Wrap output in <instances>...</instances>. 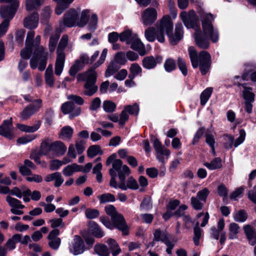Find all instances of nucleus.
<instances>
[{
	"mask_svg": "<svg viewBox=\"0 0 256 256\" xmlns=\"http://www.w3.org/2000/svg\"><path fill=\"white\" fill-rule=\"evenodd\" d=\"M128 44L130 46V48L136 51H137L140 56H144L146 54V48L144 44L140 41L136 34L134 38Z\"/></svg>",
	"mask_w": 256,
	"mask_h": 256,
	"instance_id": "nucleus-20",
	"label": "nucleus"
},
{
	"mask_svg": "<svg viewBox=\"0 0 256 256\" xmlns=\"http://www.w3.org/2000/svg\"><path fill=\"white\" fill-rule=\"evenodd\" d=\"M189 57L192 66L194 68L199 66L202 75H205L210 70L211 66V56L206 51H200L198 54L196 49L194 46L188 48Z\"/></svg>",
	"mask_w": 256,
	"mask_h": 256,
	"instance_id": "nucleus-5",
	"label": "nucleus"
},
{
	"mask_svg": "<svg viewBox=\"0 0 256 256\" xmlns=\"http://www.w3.org/2000/svg\"><path fill=\"white\" fill-rule=\"evenodd\" d=\"M99 211L96 209L88 208L86 210L85 215L88 219H94L98 216Z\"/></svg>",
	"mask_w": 256,
	"mask_h": 256,
	"instance_id": "nucleus-55",
	"label": "nucleus"
},
{
	"mask_svg": "<svg viewBox=\"0 0 256 256\" xmlns=\"http://www.w3.org/2000/svg\"><path fill=\"white\" fill-rule=\"evenodd\" d=\"M80 171H82L80 166L76 164H72L66 166L62 170V174L66 176H70L75 172Z\"/></svg>",
	"mask_w": 256,
	"mask_h": 256,
	"instance_id": "nucleus-27",
	"label": "nucleus"
},
{
	"mask_svg": "<svg viewBox=\"0 0 256 256\" xmlns=\"http://www.w3.org/2000/svg\"><path fill=\"white\" fill-rule=\"evenodd\" d=\"M0 135L10 140L14 138L12 118L10 120H4L2 124L0 126Z\"/></svg>",
	"mask_w": 256,
	"mask_h": 256,
	"instance_id": "nucleus-13",
	"label": "nucleus"
},
{
	"mask_svg": "<svg viewBox=\"0 0 256 256\" xmlns=\"http://www.w3.org/2000/svg\"><path fill=\"white\" fill-rule=\"evenodd\" d=\"M89 228L92 234L96 238H100L104 236V232L96 222H90Z\"/></svg>",
	"mask_w": 256,
	"mask_h": 256,
	"instance_id": "nucleus-30",
	"label": "nucleus"
},
{
	"mask_svg": "<svg viewBox=\"0 0 256 256\" xmlns=\"http://www.w3.org/2000/svg\"><path fill=\"white\" fill-rule=\"evenodd\" d=\"M202 230L198 226V223L197 222L196 226L194 228V237L193 238L194 244L198 246L200 244V239L201 237Z\"/></svg>",
	"mask_w": 256,
	"mask_h": 256,
	"instance_id": "nucleus-56",
	"label": "nucleus"
},
{
	"mask_svg": "<svg viewBox=\"0 0 256 256\" xmlns=\"http://www.w3.org/2000/svg\"><path fill=\"white\" fill-rule=\"evenodd\" d=\"M8 2L10 3V6L3 5L0 8V16L4 20L10 21L12 20L15 15L18 8L19 6L18 0H12Z\"/></svg>",
	"mask_w": 256,
	"mask_h": 256,
	"instance_id": "nucleus-6",
	"label": "nucleus"
},
{
	"mask_svg": "<svg viewBox=\"0 0 256 256\" xmlns=\"http://www.w3.org/2000/svg\"><path fill=\"white\" fill-rule=\"evenodd\" d=\"M116 64H124L126 62V60L125 57V54L124 52H118L115 56L114 60L113 61Z\"/></svg>",
	"mask_w": 256,
	"mask_h": 256,
	"instance_id": "nucleus-60",
	"label": "nucleus"
},
{
	"mask_svg": "<svg viewBox=\"0 0 256 256\" xmlns=\"http://www.w3.org/2000/svg\"><path fill=\"white\" fill-rule=\"evenodd\" d=\"M164 66L167 72L172 71L176 67L175 60L171 58L167 59L165 62Z\"/></svg>",
	"mask_w": 256,
	"mask_h": 256,
	"instance_id": "nucleus-59",
	"label": "nucleus"
},
{
	"mask_svg": "<svg viewBox=\"0 0 256 256\" xmlns=\"http://www.w3.org/2000/svg\"><path fill=\"white\" fill-rule=\"evenodd\" d=\"M104 210L106 214L110 216L111 218L112 216H116L118 212H117L116 208L112 204H108L104 207Z\"/></svg>",
	"mask_w": 256,
	"mask_h": 256,
	"instance_id": "nucleus-64",
	"label": "nucleus"
},
{
	"mask_svg": "<svg viewBox=\"0 0 256 256\" xmlns=\"http://www.w3.org/2000/svg\"><path fill=\"white\" fill-rule=\"evenodd\" d=\"M41 125V122L38 120L36 124L32 126H29L24 124H18L16 125L17 128L22 132H34L36 131Z\"/></svg>",
	"mask_w": 256,
	"mask_h": 256,
	"instance_id": "nucleus-24",
	"label": "nucleus"
},
{
	"mask_svg": "<svg viewBox=\"0 0 256 256\" xmlns=\"http://www.w3.org/2000/svg\"><path fill=\"white\" fill-rule=\"evenodd\" d=\"M70 250L74 255L82 254L85 250L84 244L82 238L78 236H74L69 246Z\"/></svg>",
	"mask_w": 256,
	"mask_h": 256,
	"instance_id": "nucleus-10",
	"label": "nucleus"
},
{
	"mask_svg": "<svg viewBox=\"0 0 256 256\" xmlns=\"http://www.w3.org/2000/svg\"><path fill=\"white\" fill-rule=\"evenodd\" d=\"M212 92V88H208L204 90L200 94V104L204 105L210 98Z\"/></svg>",
	"mask_w": 256,
	"mask_h": 256,
	"instance_id": "nucleus-44",
	"label": "nucleus"
},
{
	"mask_svg": "<svg viewBox=\"0 0 256 256\" xmlns=\"http://www.w3.org/2000/svg\"><path fill=\"white\" fill-rule=\"evenodd\" d=\"M90 10H84L82 11L80 20L78 22L77 25L80 27L84 26L88 20L90 16Z\"/></svg>",
	"mask_w": 256,
	"mask_h": 256,
	"instance_id": "nucleus-46",
	"label": "nucleus"
},
{
	"mask_svg": "<svg viewBox=\"0 0 256 256\" xmlns=\"http://www.w3.org/2000/svg\"><path fill=\"white\" fill-rule=\"evenodd\" d=\"M240 227L236 223L232 222L229 225V238L234 239L238 238V234L240 232Z\"/></svg>",
	"mask_w": 256,
	"mask_h": 256,
	"instance_id": "nucleus-38",
	"label": "nucleus"
},
{
	"mask_svg": "<svg viewBox=\"0 0 256 256\" xmlns=\"http://www.w3.org/2000/svg\"><path fill=\"white\" fill-rule=\"evenodd\" d=\"M50 150L58 155L62 156L66 151L67 148L63 142L58 140L50 145Z\"/></svg>",
	"mask_w": 256,
	"mask_h": 256,
	"instance_id": "nucleus-21",
	"label": "nucleus"
},
{
	"mask_svg": "<svg viewBox=\"0 0 256 256\" xmlns=\"http://www.w3.org/2000/svg\"><path fill=\"white\" fill-rule=\"evenodd\" d=\"M100 204H106L109 202H114L116 198L114 195L110 193H106L98 196V197Z\"/></svg>",
	"mask_w": 256,
	"mask_h": 256,
	"instance_id": "nucleus-42",
	"label": "nucleus"
},
{
	"mask_svg": "<svg viewBox=\"0 0 256 256\" xmlns=\"http://www.w3.org/2000/svg\"><path fill=\"white\" fill-rule=\"evenodd\" d=\"M162 61V58L160 56H147L142 60V64L144 68L150 70L154 68L157 64H160Z\"/></svg>",
	"mask_w": 256,
	"mask_h": 256,
	"instance_id": "nucleus-17",
	"label": "nucleus"
},
{
	"mask_svg": "<svg viewBox=\"0 0 256 256\" xmlns=\"http://www.w3.org/2000/svg\"><path fill=\"white\" fill-rule=\"evenodd\" d=\"M142 210H148L152 208V203L150 198H144L140 205Z\"/></svg>",
	"mask_w": 256,
	"mask_h": 256,
	"instance_id": "nucleus-61",
	"label": "nucleus"
},
{
	"mask_svg": "<svg viewBox=\"0 0 256 256\" xmlns=\"http://www.w3.org/2000/svg\"><path fill=\"white\" fill-rule=\"evenodd\" d=\"M74 133L73 129L70 126H64L60 130L58 136L62 140H70Z\"/></svg>",
	"mask_w": 256,
	"mask_h": 256,
	"instance_id": "nucleus-25",
	"label": "nucleus"
},
{
	"mask_svg": "<svg viewBox=\"0 0 256 256\" xmlns=\"http://www.w3.org/2000/svg\"><path fill=\"white\" fill-rule=\"evenodd\" d=\"M111 220L114 226L121 230L124 235L128 234V228L124 216L122 214L118 213L116 216H112Z\"/></svg>",
	"mask_w": 256,
	"mask_h": 256,
	"instance_id": "nucleus-11",
	"label": "nucleus"
},
{
	"mask_svg": "<svg viewBox=\"0 0 256 256\" xmlns=\"http://www.w3.org/2000/svg\"><path fill=\"white\" fill-rule=\"evenodd\" d=\"M36 136L34 135H26L20 138L17 140V143L20 144H24L30 142L36 138Z\"/></svg>",
	"mask_w": 256,
	"mask_h": 256,
	"instance_id": "nucleus-58",
	"label": "nucleus"
},
{
	"mask_svg": "<svg viewBox=\"0 0 256 256\" xmlns=\"http://www.w3.org/2000/svg\"><path fill=\"white\" fill-rule=\"evenodd\" d=\"M129 118V114L124 108L119 116V124L124 126L126 122L128 121Z\"/></svg>",
	"mask_w": 256,
	"mask_h": 256,
	"instance_id": "nucleus-63",
	"label": "nucleus"
},
{
	"mask_svg": "<svg viewBox=\"0 0 256 256\" xmlns=\"http://www.w3.org/2000/svg\"><path fill=\"white\" fill-rule=\"evenodd\" d=\"M243 98L245 102H254V94L252 92V88L243 86Z\"/></svg>",
	"mask_w": 256,
	"mask_h": 256,
	"instance_id": "nucleus-40",
	"label": "nucleus"
},
{
	"mask_svg": "<svg viewBox=\"0 0 256 256\" xmlns=\"http://www.w3.org/2000/svg\"><path fill=\"white\" fill-rule=\"evenodd\" d=\"M42 100L36 99L34 100V104H31L26 106L20 113V118L22 120H27L31 116L38 112L42 106Z\"/></svg>",
	"mask_w": 256,
	"mask_h": 256,
	"instance_id": "nucleus-7",
	"label": "nucleus"
},
{
	"mask_svg": "<svg viewBox=\"0 0 256 256\" xmlns=\"http://www.w3.org/2000/svg\"><path fill=\"white\" fill-rule=\"evenodd\" d=\"M126 176H122V174H120V183L118 188L123 190H126L128 188L136 190L139 188L137 181L132 177H130L126 180V184L125 183Z\"/></svg>",
	"mask_w": 256,
	"mask_h": 256,
	"instance_id": "nucleus-12",
	"label": "nucleus"
},
{
	"mask_svg": "<svg viewBox=\"0 0 256 256\" xmlns=\"http://www.w3.org/2000/svg\"><path fill=\"white\" fill-rule=\"evenodd\" d=\"M116 104L110 100H105L102 104V107L106 112H112L116 108Z\"/></svg>",
	"mask_w": 256,
	"mask_h": 256,
	"instance_id": "nucleus-50",
	"label": "nucleus"
},
{
	"mask_svg": "<svg viewBox=\"0 0 256 256\" xmlns=\"http://www.w3.org/2000/svg\"><path fill=\"white\" fill-rule=\"evenodd\" d=\"M46 83L50 87H52L54 84V78L53 73L52 66L50 65L47 68L44 75Z\"/></svg>",
	"mask_w": 256,
	"mask_h": 256,
	"instance_id": "nucleus-26",
	"label": "nucleus"
},
{
	"mask_svg": "<svg viewBox=\"0 0 256 256\" xmlns=\"http://www.w3.org/2000/svg\"><path fill=\"white\" fill-rule=\"evenodd\" d=\"M124 108L128 114L137 116L139 112V106L137 104L133 105H127L124 106Z\"/></svg>",
	"mask_w": 256,
	"mask_h": 256,
	"instance_id": "nucleus-51",
	"label": "nucleus"
},
{
	"mask_svg": "<svg viewBox=\"0 0 256 256\" xmlns=\"http://www.w3.org/2000/svg\"><path fill=\"white\" fill-rule=\"evenodd\" d=\"M84 65L77 60L74 64L71 66L69 70V74L71 76H74L76 73L84 67Z\"/></svg>",
	"mask_w": 256,
	"mask_h": 256,
	"instance_id": "nucleus-43",
	"label": "nucleus"
},
{
	"mask_svg": "<svg viewBox=\"0 0 256 256\" xmlns=\"http://www.w3.org/2000/svg\"><path fill=\"white\" fill-rule=\"evenodd\" d=\"M120 68V66L114 62H111L108 66V68L105 72V76L106 77H109L114 74H115L118 70Z\"/></svg>",
	"mask_w": 256,
	"mask_h": 256,
	"instance_id": "nucleus-41",
	"label": "nucleus"
},
{
	"mask_svg": "<svg viewBox=\"0 0 256 256\" xmlns=\"http://www.w3.org/2000/svg\"><path fill=\"white\" fill-rule=\"evenodd\" d=\"M59 234L60 230L55 228L52 230L48 236V244L53 250H58L60 245L61 240L58 237Z\"/></svg>",
	"mask_w": 256,
	"mask_h": 256,
	"instance_id": "nucleus-14",
	"label": "nucleus"
},
{
	"mask_svg": "<svg viewBox=\"0 0 256 256\" xmlns=\"http://www.w3.org/2000/svg\"><path fill=\"white\" fill-rule=\"evenodd\" d=\"M156 26V28L149 27L145 30V37L149 42H152L156 39L159 42L162 43L165 41L164 34H166L170 44L176 45L183 38V27L181 24L176 25L174 34H172L173 23L169 16H163Z\"/></svg>",
	"mask_w": 256,
	"mask_h": 256,
	"instance_id": "nucleus-1",
	"label": "nucleus"
},
{
	"mask_svg": "<svg viewBox=\"0 0 256 256\" xmlns=\"http://www.w3.org/2000/svg\"><path fill=\"white\" fill-rule=\"evenodd\" d=\"M56 2L57 6L56 8V13L60 15L66 9L74 0H53Z\"/></svg>",
	"mask_w": 256,
	"mask_h": 256,
	"instance_id": "nucleus-28",
	"label": "nucleus"
},
{
	"mask_svg": "<svg viewBox=\"0 0 256 256\" xmlns=\"http://www.w3.org/2000/svg\"><path fill=\"white\" fill-rule=\"evenodd\" d=\"M191 204L192 208L196 210H202L205 202H202L196 197L192 196L190 198Z\"/></svg>",
	"mask_w": 256,
	"mask_h": 256,
	"instance_id": "nucleus-53",
	"label": "nucleus"
},
{
	"mask_svg": "<svg viewBox=\"0 0 256 256\" xmlns=\"http://www.w3.org/2000/svg\"><path fill=\"white\" fill-rule=\"evenodd\" d=\"M44 2V0H26V10L28 11L34 10L39 8Z\"/></svg>",
	"mask_w": 256,
	"mask_h": 256,
	"instance_id": "nucleus-33",
	"label": "nucleus"
},
{
	"mask_svg": "<svg viewBox=\"0 0 256 256\" xmlns=\"http://www.w3.org/2000/svg\"><path fill=\"white\" fill-rule=\"evenodd\" d=\"M210 194V191L208 188H204L201 190L198 191L196 194V198H199L204 202H206L207 198Z\"/></svg>",
	"mask_w": 256,
	"mask_h": 256,
	"instance_id": "nucleus-57",
	"label": "nucleus"
},
{
	"mask_svg": "<svg viewBox=\"0 0 256 256\" xmlns=\"http://www.w3.org/2000/svg\"><path fill=\"white\" fill-rule=\"evenodd\" d=\"M78 17V12L74 10H70L64 16V24L68 27H72L76 24Z\"/></svg>",
	"mask_w": 256,
	"mask_h": 256,
	"instance_id": "nucleus-18",
	"label": "nucleus"
},
{
	"mask_svg": "<svg viewBox=\"0 0 256 256\" xmlns=\"http://www.w3.org/2000/svg\"><path fill=\"white\" fill-rule=\"evenodd\" d=\"M130 74L128 78H134L136 76L141 75L142 68L137 63L132 64L130 67Z\"/></svg>",
	"mask_w": 256,
	"mask_h": 256,
	"instance_id": "nucleus-32",
	"label": "nucleus"
},
{
	"mask_svg": "<svg viewBox=\"0 0 256 256\" xmlns=\"http://www.w3.org/2000/svg\"><path fill=\"white\" fill-rule=\"evenodd\" d=\"M68 36L66 34L63 35L58 44L56 50V54H65V53L64 52V50L66 48V46L68 45Z\"/></svg>",
	"mask_w": 256,
	"mask_h": 256,
	"instance_id": "nucleus-31",
	"label": "nucleus"
},
{
	"mask_svg": "<svg viewBox=\"0 0 256 256\" xmlns=\"http://www.w3.org/2000/svg\"><path fill=\"white\" fill-rule=\"evenodd\" d=\"M102 154L100 147L98 145L90 146L87 150L88 156L92 158L98 154Z\"/></svg>",
	"mask_w": 256,
	"mask_h": 256,
	"instance_id": "nucleus-47",
	"label": "nucleus"
},
{
	"mask_svg": "<svg viewBox=\"0 0 256 256\" xmlns=\"http://www.w3.org/2000/svg\"><path fill=\"white\" fill-rule=\"evenodd\" d=\"M66 60V54H56L54 66V72L56 76H60L64 69Z\"/></svg>",
	"mask_w": 256,
	"mask_h": 256,
	"instance_id": "nucleus-23",
	"label": "nucleus"
},
{
	"mask_svg": "<svg viewBox=\"0 0 256 256\" xmlns=\"http://www.w3.org/2000/svg\"><path fill=\"white\" fill-rule=\"evenodd\" d=\"M180 17L188 28H194L198 23V20L196 18L194 11L192 10L188 13L186 12H182L180 14Z\"/></svg>",
	"mask_w": 256,
	"mask_h": 256,
	"instance_id": "nucleus-9",
	"label": "nucleus"
},
{
	"mask_svg": "<svg viewBox=\"0 0 256 256\" xmlns=\"http://www.w3.org/2000/svg\"><path fill=\"white\" fill-rule=\"evenodd\" d=\"M112 168L110 170H113L114 172H118V178L122 174V176H128L130 174V170L126 165L122 166V162L120 160L117 159L112 162Z\"/></svg>",
	"mask_w": 256,
	"mask_h": 256,
	"instance_id": "nucleus-15",
	"label": "nucleus"
},
{
	"mask_svg": "<svg viewBox=\"0 0 256 256\" xmlns=\"http://www.w3.org/2000/svg\"><path fill=\"white\" fill-rule=\"evenodd\" d=\"M74 110V104L72 102H67L63 104L61 106L62 112L64 114L72 112Z\"/></svg>",
	"mask_w": 256,
	"mask_h": 256,
	"instance_id": "nucleus-48",
	"label": "nucleus"
},
{
	"mask_svg": "<svg viewBox=\"0 0 256 256\" xmlns=\"http://www.w3.org/2000/svg\"><path fill=\"white\" fill-rule=\"evenodd\" d=\"M156 10L152 8H148L142 12L141 19L144 26H150L154 22L157 18Z\"/></svg>",
	"mask_w": 256,
	"mask_h": 256,
	"instance_id": "nucleus-8",
	"label": "nucleus"
},
{
	"mask_svg": "<svg viewBox=\"0 0 256 256\" xmlns=\"http://www.w3.org/2000/svg\"><path fill=\"white\" fill-rule=\"evenodd\" d=\"M24 189H28L26 186H22L20 188L18 187H14L12 190H10V194L15 196L18 198H21L22 196L23 190Z\"/></svg>",
	"mask_w": 256,
	"mask_h": 256,
	"instance_id": "nucleus-62",
	"label": "nucleus"
},
{
	"mask_svg": "<svg viewBox=\"0 0 256 256\" xmlns=\"http://www.w3.org/2000/svg\"><path fill=\"white\" fill-rule=\"evenodd\" d=\"M35 32L33 30L28 32L26 46L20 51V56L22 58L28 59L31 54L30 64L32 69L38 68L40 71L44 70L46 65L48 52L45 51L44 47L40 45V36L38 35L34 40Z\"/></svg>",
	"mask_w": 256,
	"mask_h": 256,
	"instance_id": "nucleus-2",
	"label": "nucleus"
},
{
	"mask_svg": "<svg viewBox=\"0 0 256 256\" xmlns=\"http://www.w3.org/2000/svg\"><path fill=\"white\" fill-rule=\"evenodd\" d=\"M46 182L54 181L55 187H60L64 182V179L61 174L58 172H54L48 174L44 178Z\"/></svg>",
	"mask_w": 256,
	"mask_h": 256,
	"instance_id": "nucleus-22",
	"label": "nucleus"
},
{
	"mask_svg": "<svg viewBox=\"0 0 256 256\" xmlns=\"http://www.w3.org/2000/svg\"><path fill=\"white\" fill-rule=\"evenodd\" d=\"M202 22L203 34L200 32H196L194 34L196 44L200 48L207 49L210 46L209 40L207 37L213 42L218 40L219 34L218 30L214 28L212 22L214 18L211 14L202 13L200 16Z\"/></svg>",
	"mask_w": 256,
	"mask_h": 256,
	"instance_id": "nucleus-3",
	"label": "nucleus"
},
{
	"mask_svg": "<svg viewBox=\"0 0 256 256\" xmlns=\"http://www.w3.org/2000/svg\"><path fill=\"white\" fill-rule=\"evenodd\" d=\"M107 52V49H104L98 60L94 63L92 66L86 72L78 75V80H84L86 82L84 86V95L91 96L98 91V87L96 84L97 74L95 69L104 62Z\"/></svg>",
	"mask_w": 256,
	"mask_h": 256,
	"instance_id": "nucleus-4",
	"label": "nucleus"
},
{
	"mask_svg": "<svg viewBox=\"0 0 256 256\" xmlns=\"http://www.w3.org/2000/svg\"><path fill=\"white\" fill-rule=\"evenodd\" d=\"M107 243L112 251V256H117L121 252V250L116 241L112 238H109L107 240Z\"/></svg>",
	"mask_w": 256,
	"mask_h": 256,
	"instance_id": "nucleus-37",
	"label": "nucleus"
},
{
	"mask_svg": "<svg viewBox=\"0 0 256 256\" xmlns=\"http://www.w3.org/2000/svg\"><path fill=\"white\" fill-rule=\"evenodd\" d=\"M234 218L236 222H242L246 220L248 216L246 212L242 210L236 212Z\"/></svg>",
	"mask_w": 256,
	"mask_h": 256,
	"instance_id": "nucleus-54",
	"label": "nucleus"
},
{
	"mask_svg": "<svg viewBox=\"0 0 256 256\" xmlns=\"http://www.w3.org/2000/svg\"><path fill=\"white\" fill-rule=\"evenodd\" d=\"M94 250L100 256H108L110 254L108 248L104 244H96L94 246Z\"/></svg>",
	"mask_w": 256,
	"mask_h": 256,
	"instance_id": "nucleus-34",
	"label": "nucleus"
},
{
	"mask_svg": "<svg viewBox=\"0 0 256 256\" xmlns=\"http://www.w3.org/2000/svg\"><path fill=\"white\" fill-rule=\"evenodd\" d=\"M60 38V34L58 32L52 34L50 39L48 47L49 50L51 52H52L54 51L56 46L57 44V42L58 40Z\"/></svg>",
	"mask_w": 256,
	"mask_h": 256,
	"instance_id": "nucleus-45",
	"label": "nucleus"
},
{
	"mask_svg": "<svg viewBox=\"0 0 256 256\" xmlns=\"http://www.w3.org/2000/svg\"><path fill=\"white\" fill-rule=\"evenodd\" d=\"M243 229L248 243L252 246L256 244V230L255 228L251 225L246 224L244 226Z\"/></svg>",
	"mask_w": 256,
	"mask_h": 256,
	"instance_id": "nucleus-19",
	"label": "nucleus"
},
{
	"mask_svg": "<svg viewBox=\"0 0 256 256\" xmlns=\"http://www.w3.org/2000/svg\"><path fill=\"white\" fill-rule=\"evenodd\" d=\"M136 35L130 30H126L120 34V40L122 42H126L128 44Z\"/></svg>",
	"mask_w": 256,
	"mask_h": 256,
	"instance_id": "nucleus-29",
	"label": "nucleus"
},
{
	"mask_svg": "<svg viewBox=\"0 0 256 256\" xmlns=\"http://www.w3.org/2000/svg\"><path fill=\"white\" fill-rule=\"evenodd\" d=\"M6 201L12 208L22 209L24 207V205L22 204L20 201L10 196H6Z\"/></svg>",
	"mask_w": 256,
	"mask_h": 256,
	"instance_id": "nucleus-39",
	"label": "nucleus"
},
{
	"mask_svg": "<svg viewBox=\"0 0 256 256\" xmlns=\"http://www.w3.org/2000/svg\"><path fill=\"white\" fill-rule=\"evenodd\" d=\"M20 234H15L12 236V238L8 239L5 244L4 246L7 250H12L16 248V244L18 240H20Z\"/></svg>",
	"mask_w": 256,
	"mask_h": 256,
	"instance_id": "nucleus-35",
	"label": "nucleus"
},
{
	"mask_svg": "<svg viewBox=\"0 0 256 256\" xmlns=\"http://www.w3.org/2000/svg\"><path fill=\"white\" fill-rule=\"evenodd\" d=\"M38 20L39 17L38 13L33 12L24 19V26L28 29H34L38 26Z\"/></svg>",
	"mask_w": 256,
	"mask_h": 256,
	"instance_id": "nucleus-16",
	"label": "nucleus"
},
{
	"mask_svg": "<svg viewBox=\"0 0 256 256\" xmlns=\"http://www.w3.org/2000/svg\"><path fill=\"white\" fill-rule=\"evenodd\" d=\"M153 242L162 241L163 242L168 238L164 232H162L160 230H156L154 232Z\"/></svg>",
	"mask_w": 256,
	"mask_h": 256,
	"instance_id": "nucleus-52",
	"label": "nucleus"
},
{
	"mask_svg": "<svg viewBox=\"0 0 256 256\" xmlns=\"http://www.w3.org/2000/svg\"><path fill=\"white\" fill-rule=\"evenodd\" d=\"M50 140L48 138L45 139L41 143L40 146V152L43 155H46L48 152L51 151L50 150Z\"/></svg>",
	"mask_w": 256,
	"mask_h": 256,
	"instance_id": "nucleus-49",
	"label": "nucleus"
},
{
	"mask_svg": "<svg viewBox=\"0 0 256 256\" xmlns=\"http://www.w3.org/2000/svg\"><path fill=\"white\" fill-rule=\"evenodd\" d=\"M204 164L210 170L220 168L222 167V159L220 158H216L210 162H206Z\"/></svg>",
	"mask_w": 256,
	"mask_h": 256,
	"instance_id": "nucleus-36",
	"label": "nucleus"
}]
</instances>
